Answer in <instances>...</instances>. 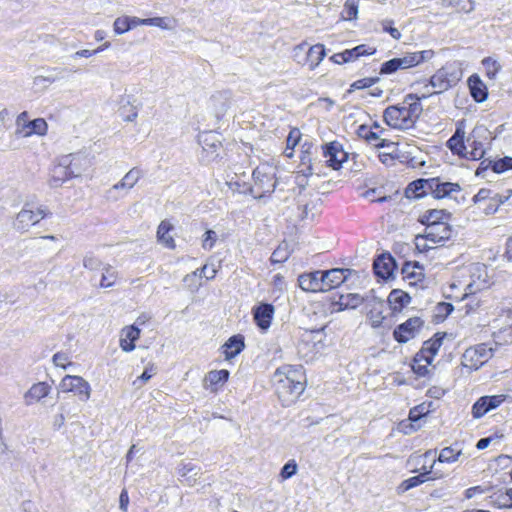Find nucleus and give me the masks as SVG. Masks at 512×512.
<instances>
[{
  "label": "nucleus",
  "instance_id": "1",
  "mask_svg": "<svg viewBox=\"0 0 512 512\" xmlns=\"http://www.w3.org/2000/svg\"><path fill=\"white\" fill-rule=\"evenodd\" d=\"M431 93L407 94L401 104L388 106L383 112L386 124L392 128L407 130L413 128L420 117L423 108L422 99L430 97Z\"/></svg>",
  "mask_w": 512,
  "mask_h": 512
},
{
  "label": "nucleus",
  "instance_id": "2",
  "mask_svg": "<svg viewBox=\"0 0 512 512\" xmlns=\"http://www.w3.org/2000/svg\"><path fill=\"white\" fill-rule=\"evenodd\" d=\"M272 381L279 398L286 404L295 401L305 389V377L301 366L286 365L278 368Z\"/></svg>",
  "mask_w": 512,
  "mask_h": 512
},
{
  "label": "nucleus",
  "instance_id": "3",
  "mask_svg": "<svg viewBox=\"0 0 512 512\" xmlns=\"http://www.w3.org/2000/svg\"><path fill=\"white\" fill-rule=\"evenodd\" d=\"M460 191L461 186L458 183L442 181L437 177L411 182L406 189V196L408 198H421L430 193L436 199L453 198V193H459Z\"/></svg>",
  "mask_w": 512,
  "mask_h": 512
},
{
  "label": "nucleus",
  "instance_id": "4",
  "mask_svg": "<svg viewBox=\"0 0 512 512\" xmlns=\"http://www.w3.org/2000/svg\"><path fill=\"white\" fill-rule=\"evenodd\" d=\"M463 72L456 62L447 63L430 78L425 88L432 87L434 93H443L455 86L462 78Z\"/></svg>",
  "mask_w": 512,
  "mask_h": 512
},
{
  "label": "nucleus",
  "instance_id": "5",
  "mask_svg": "<svg viewBox=\"0 0 512 512\" xmlns=\"http://www.w3.org/2000/svg\"><path fill=\"white\" fill-rule=\"evenodd\" d=\"M254 186L251 192L255 194L256 198H261L266 194L272 193L276 188L275 168L269 164H262L257 166L253 171Z\"/></svg>",
  "mask_w": 512,
  "mask_h": 512
},
{
  "label": "nucleus",
  "instance_id": "6",
  "mask_svg": "<svg viewBox=\"0 0 512 512\" xmlns=\"http://www.w3.org/2000/svg\"><path fill=\"white\" fill-rule=\"evenodd\" d=\"M51 213L46 206H39L33 210L29 203H25L23 208L18 212L13 222V227L21 232H26L30 227L38 224L43 218Z\"/></svg>",
  "mask_w": 512,
  "mask_h": 512
},
{
  "label": "nucleus",
  "instance_id": "7",
  "mask_svg": "<svg viewBox=\"0 0 512 512\" xmlns=\"http://www.w3.org/2000/svg\"><path fill=\"white\" fill-rule=\"evenodd\" d=\"M493 355V349L487 344L481 343L474 347H469L462 355L461 364L470 371L478 370Z\"/></svg>",
  "mask_w": 512,
  "mask_h": 512
},
{
  "label": "nucleus",
  "instance_id": "8",
  "mask_svg": "<svg viewBox=\"0 0 512 512\" xmlns=\"http://www.w3.org/2000/svg\"><path fill=\"white\" fill-rule=\"evenodd\" d=\"M306 47L307 43L305 42L297 45L293 51V58L298 64L307 65L310 70H314L326 55L325 47L320 43L310 46L302 59H299L300 53L304 52Z\"/></svg>",
  "mask_w": 512,
  "mask_h": 512
},
{
  "label": "nucleus",
  "instance_id": "9",
  "mask_svg": "<svg viewBox=\"0 0 512 512\" xmlns=\"http://www.w3.org/2000/svg\"><path fill=\"white\" fill-rule=\"evenodd\" d=\"M79 159V156H73L72 159H70V156H63L60 160V163L55 166L52 171L50 186L59 187L66 180L80 176L81 170L73 168V165L75 164L74 161Z\"/></svg>",
  "mask_w": 512,
  "mask_h": 512
},
{
  "label": "nucleus",
  "instance_id": "10",
  "mask_svg": "<svg viewBox=\"0 0 512 512\" xmlns=\"http://www.w3.org/2000/svg\"><path fill=\"white\" fill-rule=\"evenodd\" d=\"M62 392H73L81 401H87L90 398L91 387L89 383L80 376L66 375L59 384Z\"/></svg>",
  "mask_w": 512,
  "mask_h": 512
},
{
  "label": "nucleus",
  "instance_id": "11",
  "mask_svg": "<svg viewBox=\"0 0 512 512\" xmlns=\"http://www.w3.org/2000/svg\"><path fill=\"white\" fill-rule=\"evenodd\" d=\"M490 132L484 126H477L473 129L472 133L467 139L469 146L471 147L470 151L466 150V157L470 160H478L481 159L484 154V143L481 139H487Z\"/></svg>",
  "mask_w": 512,
  "mask_h": 512
},
{
  "label": "nucleus",
  "instance_id": "12",
  "mask_svg": "<svg viewBox=\"0 0 512 512\" xmlns=\"http://www.w3.org/2000/svg\"><path fill=\"white\" fill-rule=\"evenodd\" d=\"M424 321L420 317L409 318L404 323L398 325L393 332L394 338L399 343H406L414 338Z\"/></svg>",
  "mask_w": 512,
  "mask_h": 512
},
{
  "label": "nucleus",
  "instance_id": "13",
  "mask_svg": "<svg viewBox=\"0 0 512 512\" xmlns=\"http://www.w3.org/2000/svg\"><path fill=\"white\" fill-rule=\"evenodd\" d=\"M142 177V171L134 167L130 169L124 177L121 179L120 182L113 185L108 191H107V199L108 200H117V196L115 193L119 190H125L126 192L132 189L139 179Z\"/></svg>",
  "mask_w": 512,
  "mask_h": 512
},
{
  "label": "nucleus",
  "instance_id": "14",
  "mask_svg": "<svg viewBox=\"0 0 512 512\" xmlns=\"http://www.w3.org/2000/svg\"><path fill=\"white\" fill-rule=\"evenodd\" d=\"M506 399V395H493V396H482L480 397L472 407V415L478 419L484 416L492 409L500 406Z\"/></svg>",
  "mask_w": 512,
  "mask_h": 512
},
{
  "label": "nucleus",
  "instance_id": "15",
  "mask_svg": "<svg viewBox=\"0 0 512 512\" xmlns=\"http://www.w3.org/2000/svg\"><path fill=\"white\" fill-rule=\"evenodd\" d=\"M451 235L452 229L448 223L441 222L434 225H427L424 238L434 244H443L446 240L450 239Z\"/></svg>",
  "mask_w": 512,
  "mask_h": 512
},
{
  "label": "nucleus",
  "instance_id": "16",
  "mask_svg": "<svg viewBox=\"0 0 512 512\" xmlns=\"http://www.w3.org/2000/svg\"><path fill=\"white\" fill-rule=\"evenodd\" d=\"M351 274L350 269L334 268L322 271L323 292L339 287Z\"/></svg>",
  "mask_w": 512,
  "mask_h": 512
},
{
  "label": "nucleus",
  "instance_id": "17",
  "mask_svg": "<svg viewBox=\"0 0 512 512\" xmlns=\"http://www.w3.org/2000/svg\"><path fill=\"white\" fill-rule=\"evenodd\" d=\"M323 155L326 158L327 165L334 170L340 169L347 158L346 152L343 151L338 142H331L323 146Z\"/></svg>",
  "mask_w": 512,
  "mask_h": 512
},
{
  "label": "nucleus",
  "instance_id": "18",
  "mask_svg": "<svg viewBox=\"0 0 512 512\" xmlns=\"http://www.w3.org/2000/svg\"><path fill=\"white\" fill-rule=\"evenodd\" d=\"M434 56L433 50H423L416 52H407L402 57H396L401 70L418 66L419 64L429 61Z\"/></svg>",
  "mask_w": 512,
  "mask_h": 512
},
{
  "label": "nucleus",
  "instance_id": "19",
  "mask_svg": "<svg viewBox=\"0 0 512 512\" xmlns=\"http://www.w3.org/2000/svg\"><path fill=\"white\" fill-rule=\"evenodd\" d=\"M299 287L306 292H323L322 271L317 270L298 276Z\"/></svg>",
  "mask_w": 512,
  "mask_h": 512
},
{
  "label": "nucleus",
  "instance_id": "20",
  "mask_svg": "<svg viewBox=\"0 0 512 512\" xmlns=\"http://www.w3.org/2000/svg\"><path fill=\"white\" fill-rule=\"evenodd\" d=\"M394 268L395 260L390 254H382L373 263L375 275L383 279H388L392 276Z\"/></svg>",
  "mask_w": 512,
  "mask_h": 512
},
{
  "label": "nucleus",
  "instance_id": "21",
  "mask_svg": "<svg viewBox=\"0 0 512 512\" xmlns=\"http://www.w3.org/2000/svg\"><path fill=\"white\" fill-rule=\"evenodd\" d=\"M274 314V306L268 303H262L254 309L253 317L257 326L262 330H267Z\"/></svg>",
  "mask_w": 512,
  "mask_h": 512
},
{
  "label": "nucleus",
  "instance_id": "22",
  "mask_svg": "<svg viewBox=\"0 0 512 512\" xmlns=\"http://www.w3.org/2000/svg\"><path fill=\"white\" fill-rule=\"evenodd\" d=\"M443 336L435 334L432 339H429L423 343L422 349L417 353V356L424 359V362L431 364L434 356L439 351V348L443 342Z\"/></svg>",
  "mask_w": 512,
  "mask_h": 512
},
{
  "label": "nucleus",
  "instance_id": "23",
  "mask_svg": "<svg viewBox=\"0 0 512 512\" xmlns=\"http://www.w3.org/2000/svg\"><path fill=\"white\" fill-rule=\"evenodd\" d=\"M357 134L359 137L365 139L368 143L374 145L377 148L380 147H394L395 143L387 139L380 138L377 132L371 130L367 125H360Z\"/></svg>",
  "mask_w": 512,
  "mask_h": 512
},
{
  "label": "nucleus",
  "instance_id": "24",
  "mask_svg": "<svg viewBox=\"0 0 512 512\" xmlns=\"http://www.w3.org/2000/svg\"><path fill=\"white\" fill-rule=\"evenodd\" d=\"M366 299L357 293L341 294L337 299H333L332 305L338 306L337 311L345 309H355L362 304Z\"/></svg>",
  "mask_w": 512,
  "mask_h": 512
},
{
  "label": "nucleus",
  "instance_id": "25",
  "mask_svg": "<svg viewBox=\"0 0 512 512\" xmlns=\"http://www.w3.org/2000/svg\"><path fill=\"white\" fill-rule=\"evenodd\" d=\"M140 337V329L136 326H128L122 329L120 347L124 352H131L135 349V341Z\"/></svg>",
  "mask_w": 512,
  "mask_h": 512
},
{
  "label": "nucleus",
  "instance_id": "26",
  "mask_svg": "<svg viewBox=\"0 0 512 512\" xmlns=\"http://www.w3.org/2000/svg\"><path fill=\"white\" fill-rule=\"evenodd\" d=\"M245 348L244 336L241 334L231 336L222 346L227 360L234 358Z\"/></svg>",
  "mask_w": 512,
  "mask_h": 512
},
{
  "label": "nucleus",
  "instance_id": "27",
  "mask_svg": "<svg viewBox=\"0 0 512 512\" xmlns=\"http://www.w3.org/2000/svg\"><path fill=\"white\" fill-rule=\"evenodd\" d=\"M465 132L461 126L456 128L455 133L447 141L448 148L456 155L466 157V146L464 142Z\"/></svg>",
  "mask_w": 512,
  "mask_h": 512
},
{
  "label": "nucleus",
  "instance_id": "28",
  "mask_svg": "<svg viewBox=\"0 0 512 512\" xmlns=\"http://www.w3.org/2000/svg\"><path fill=\"white\" fill-rule=\"evenodd\" d=\"M134 101L135 100L130 95H123L120 97L119 112L123 120L132 122L137 118L138 112L134 105Z\"/></svg>",
  "mask_w": 512,
  "mask_h": 512
},
{
  "label": "nucleus",
  "instance_id": "29",
  "mask_svg": "<svg viewBox=\"0 0 512 512\" xmlns=\"http://www.w3.org/2000/svg\"><path fill=\"white\" fill-rule=\"evenodd\" d=\"M468 85L470 89L471 96L476 102H483L487 99L488 92L487 87L481 81L478 75H472L468 79Z\"/></svg>",
  "mask_w": 512,
  "mask_h": 512
},
{
  "label": "nucleus",
  "instance_id": "30",
  "mask_svg": "<svg viewBox=\"0 0 512 512\" xmlns=\"http://www.w3.org/2000/svg\"><path fill=\"white\" fill-rule=\"evenodd\" d=\"M47 132V123L43 118H37L24 124L18 129V133L23 137H29L32 134L45 135Z\"/></svg>",
  "mask_w": 512,
  "mask_h": 512
},
{
  "label": "nucleus",
  "instance_id": "31",
  "mask_svg": "<svg viewBox=\"0 0 512 512\" xmlns=\"http://www.w3.org/2000/svg\"><path fill=\"white\" fill-rule=\"evenodd\" d=\"M50 386L45 382H39L34 384L28 392L25 394V402L27 405H31L34 402L40 401L42 398L48 395Z\"/></svg>",
  "mask_w": 512,
  "mask_h": 512
},
{
  "label": "nucleus",
  "instance_id": "32",
  "mask_svg": "<svg viewBox=\"0 0 512 512\" xmlns=\"http://www.w3.org/2000/svg\"><path fill=\"white\" fill-rule=\"evenodd\" d=\"M230 101L229 91H220L213 94L210 98V105L217 115L224 113Z\"/></svg>",
  "mask_w": 512,
  "mask_h": 512
},
{
  "label": "nucleus",
  "instance_id": "33",
  "mask_svg": "<svg viewBox=\"0 0 512 512\" xmlns=\"http://www.w3.org/2000/svg\"><path fill=\"white\" fill-rule=\"evenodd\" d=\"M199 143L203 150L217 155V150L221 146V142L217 134L213 132H204L199 136Z\"/></svg>",
  "mask_w": 512,
  "mask_h": 512
},
{
  "label": "nucleus",
  "instance_id": "34",
  "mask_svg": "<svg viewBox=\"0 0 512 512\" xmlns=\"http://www.w3.org/2000/svg\"><path fill=\"white\" fill-rule=\"evenodd\" d=\"M173 229V225L167 221L163 220L157 229V238L158 241L161 242L165 247L169 249L175 248V241L172 236L169 235V232Z\"/></svg>",
  "mask_w": 512,
  "mask_h": 512
},
{
  "label": "nucleus",
  "instance_id": "35",
  "mask_svg": "<svg viewBox=\"0 0 512 512\" xmlns=\"http://www.w3.org/2000/svg\"><path fill=\"white\" fill-rule=\"evenodd\" d=\"M411 297L408 293L395 289L388 296V302L394 311L401 310L405 305L410 303Z\"/></svg>",
  "mask_w": 512,
  "mask_h": 512
},
{
  "label": "nucleus",
  "instance_id": "36",
  "mask_svg": "<svg viewBox=\"0 0 512 512\" xmlns=\"http://www.w3.org/2000/svg\"><path fill=\"white\" fill-rule=\"evenodd\" d=\"M376 52V49L373 47H369L365 44L358 45L352 49H346L345 55L347 62H352L357 60L361 56L373 55Z\"/></svg>",
  "mask_w": 512,
  "mask_h": 512
},
{
  "label": "nucleus",
  "instance_id": "37",
  "mask_svg": "<svg viewBox=\"0 0 512 512\" xmlns=\"http://www.w3.org/2000/svg\"><path fill=\"white\" fill-rule=\"evenodd\" d=\"M450 217L451 214L446 210L433 209L427 211V213L424 215V219L422 220V222L426 223V226L434 225L436 223L445 222L444 220H448Z\"/></svg>",
  "mask_w": 512,
  "mask_h": 512
},
{
  "label": "nucleus",
  "instance_id": "38",
  "mask_svg": "<svg viewBox=\"0 0 512 512\" xmlns=\"http://www.w3.org/2000/svg\"><path fill=\"white\" fill-rule=\"evenodd\" d=\"M422 270L423 268L417 262H405L402 267V274L404 278L418 281L423 277Z\"/></svg>",
  "mask_w": 512,
  "mask_h": 512
},
{
  "label": "nucleus",
  "instance_id": "39",
  "mask_svg": "<svg viewBox=\"0 0 512 512\" xmlns=\"http://www.w3.org/2000/svg\"><path fill=\"white\" fill-rule=\"evenodd\" d=\"M176 22V19L171 17L145 18V25L159 27L163 30H173Z\"/></svg>",
  "mask_w": 512,
  "mask_h": 512
},
{
  "label": "nucleus",
  "instance_id": "40",
  "mask_svg": "<svg viewBox=\"0 0 512 512\" xmlns=\"http://www.w3.org/2000/svg\"><path fill=\"white\" fill-rule=\"evenodd\" d=\"M359 0H346L341 12V19L344 21L356 20L358 17Z\"/></svg>",
  "mask_w": 512,
  "mask_h": 512
},
{
  "label": "nucleus",
  "instance_id": "41",
  "mask_svg": "<svg viewBox=\"0 0 512 512\" xmlns=\"http://www.w3.org/2000/svg\"><path fill=\"white\" fill-rule=\"evenodd\" d=\"M229 377V372L225 369L210 371L206 377L205 382L210 386H218L224 384Z\"/></svg>",
  "mask_w": 512,
  "mask_h": 512
},
{
  "label": "nucleus",
  "instance_id": "42",
  "mask_svg": "<svg viewBox=\"0 0 512 512\" xmlns=\"http://www.w3.org/2000/svg\"><path fill=\"white\" fill-rule=\"evenodd\" d=\"M461 455V450L455 451L452 447H445L440 451L437 460L441 463H454Z\"/></svg>",
  "mask_w": 512,
  "mask_h": 512
},
{
  "label": "nucleus",
  "instance_id": "43",
  "mask_svg": "<svg viewBox=\"0 0 512 512\" xmlns=\"http://www.w3.org/2000/svg\"><path fill=\"white\" fill-rule=\"evenodd\" d=\"M117 279V272L110 265L103 268V273L100 281L101 288H110L114 285Z\"/></svg>",
  "mask_w": 512,
  "mask_h": 512
},
{
  "label": "nucleus",
  "instance_id": "44",
  "mask_svg": "<svg viewBox=\"0 0 512 512\" xmlns=\"http://www.w3.org/2000/svg\"><path fill=\"white\" fill-rule=\"evenodd\" d=\"M431 472H432V470H428V471L422 473L421 475L413 476L409 479H406L401 483L399 488L403 492L408 491L409 489L414 488V487L422 484L423 482H425L428 479V478H426V475L430 474Z\"/></svg>",
  "mask_w": 512,
  "mask_h": 512
},
{
  "label": "nucleus",
  "instance_id": "45",
  "mask_svg": "<svg viewBox=\"0 0 512 512\" xmlns=\"http://www.w3.org/2000/svg\"><path fill=\"white\" fill-rule=\"evenodd\" d=\"M512 157H504L497 161L489 160V165L495 173H502L506 170L512 169Z\"/></svg>",
  "mask_w": 512,
  "mask_h": 512
},
{
  "label": "nucleus",
  "instance_id": "46",
  "mask_svg": "<svg viewBox=\"0 0 512 512\" xmlns=\"http://www.w3.org/2000/svg\"><path fill=\"white\" fill-rule=\"evenodd\" d=\"M378 80H379L378 77H367V78L359 79L350 85L348 92L351 93L355 90L369 88L372 85H374L376 82H378Z\"/></svg>",
  "mask_w": 512,
  "mask_h": 512
},
{
  "label": "nucleus",
  "instance_id": "47",
  "mask_svg": "<svg viewBox=\"0 0 512 512\" xmlns=\"http://www.w3.org/2000/svg\"><path fill=\"white\" fill-rule=\"evenodd\" d=\"M482 63L486 68V75L490 79H494L501 68L500 64L490 57L485 58Z\"/></svg>",
  "mask_w": 512,
  "mask_h": 512
},
{
  "label": "nucleus",
  "instance_id": "48",
  "mask_svg": "<svg viewBox=\"0 0 512 512\" xmlns=\"http://www.w3.org/2000/svg\"><path fill=\"white\" fill-rule=\"evenodd\" d=\"M298 465L295 460H289L281 469L280 477L287 480L297 473Z\"/></svg>",
  "mask_w": 512,
  "mask_h": 512
},
{
  "label": "nucleus",
  "instance_id": "49",
  "mask_svg": "<svg viewBox=\"0 0 512 512\" xmlns=\"http://www.w3.org/2000/svg\"><path fill=\"white\" fill-rule=\"evenodd\" d=\"M289 251L287 250V245L278 246L277 249L274 250L271 256V261L273 263H283L289 258Z\"/></svg>",
  "mask_w": 512,
  "mask_h": 512
},
{
  "label": "nucleus",
  "instance_id": "50",
  "mask_svg": "<svg viewBox=\"0 0 512 512\" xmlns=\"http://www.w3.org/2000/svg\"><path fill=\"white\" fill-rule=\"evenodd\" d=\"M398 70H401L398 60L396 58H393V59H390V60L384 62L381 65L380 74L390 75V74L397 72Z\"/></svg>",
  "mask_w": 512,
  "mask_h": 512
},
{
  "label": "nucleus",
  "instance_id": "51",
  "mask_svg": "<svg viewBox=\"0 0 512 512\" xmlns=\"http://www.w3.org/2000/svg\"><path fill=\"white\" fill-rule=\"evenodd\" d=\"M114 32L121 35L130 30L128 16L118 17L115 19L113 24Z\"/></svg>",
  "mask_w": 512,
  "mask_h": 512
},
{
  "label": "nucleus",
  "instance_id": "52",
  "mask_svg": "<svg viewBox=\"0 0 512 512\" xmlns=\"http://www.w3.org/2000/svg\"><path fill=\"white\" fill-rule=\"evenodd\" d=\"M393 23L394 21L390 19H385L380 22L384 32L389 33L393 39L399 40L401 38V33L397 28L392 26Z\"/></svg>",
  "mask_w": 512,
  "mask_h": 512
},
{
  "label": "nucleus",
  "instance_id": "53",
  "mask_svg": "<svg viewBox=\"0 0 512 512\" xmlns=\"http://www.w3.org/2000/svg\"><path fill=\"white\" fill-rule=\"evenodd\" d=\"M424 361V359H421L420 357H418L417 355L415 356L414 358V363L412 365V369L413 371L418 375V376H426L427 373L429 372L428 370V365L426 362L425 364H422L421 362Z\"/></svg>",
  "mask_w": 512,
  "mask_h": 512
},
{
  "label": "nucleus",
  "instance_id": "54",
  "mask_svg": "<svg viewBox=\"0 0 512 512\" xmlns=\"http://www.w3.org/2000/svg\"><path fill=\"white\" fill-rule=\"evenodd\" d=\"M101 261L92 254L85 255L83 259V266L89 270H98L101 267Z\"/></svg>",
  "mask_w": 512,
  "mask_h": 512
},
{
  "label": "nucleus",
  "instance_id": "55",
  "mask_svg": "<svg viewBox=\"0 0 512 512\" xmlns=\"http://www.w3.org/2000/svg\"><path fill=\"white\" fill-rule=\"evenodd\" d=\"M216 273L217 270L213 265H204L201 269L196 270L194 272V275H198L199 277H205L206 279L210 280L216 276Z\"/></svg>",
  "mask_w": 512,
  "mask_h": 512
},
{
  "label": "nucleus",
  "instance_id": "56",
  "mask_svg": "<svg viewBox=\"0 0 512 512\" xmlns=\"http://www.w3.org/2000/svg\"><path fill=\"white\" fill-rule=\"evenodd\" d=\"M110 46V43L109 42H106L104 43L102 46L98 47L97 49L95 50H88V49H83V50H79L77 52H75V54L73 55V57H85V58H89L97 53H99L100 51L104 50L105 48H108Z\"/></svg>",
  "mask_w": 512,
  "mask_h": 512
},
{
  "label": "nucleus",
  "instance_id": "57",
  "mask_svg": "<svg viewBox=\"0 0 512 512\" xmlns=\"http://www.w3.org/2000/svg\"><path fill=\"white\" fill-rule=\"evenodd\" d=\"M301 138V133L298 129H292L287 137V149L293 150L294 147L298 144Z\"/></svg>",
  "mask_w": 512,
  "mask_h": 512
},
{
  "label": "nucleus",
  "instance_id": "58",
  "mask_svg": "<svg viewBox=\"0 0 512 512\" xmlns=\"http://www.w3.org/2000/svg\"><path fill=\"white\" fill-rule=\"evenodd\" d=\"M53 363L58 366L66 369L67 365H72L71 362H69L68 355L66 353L58 352L53 355Z\"/></svg>",
  "mask_w": 512,
  "mask_h": 512
},
{
  "label": "nucleus",
  "instance_id": "59",
  "mask_svg": "<svg viewBox=\"0 0 512 512\" xmlns=\"http://www.w3.org/2000/svg\"><path fill=\"white\" fill-rule=\"evenodd\" d=\"M217 240V234L215 231L213 230H207L205 232V238L203 240V248L204 249H211L213 246H214V243L216 242Z\"/></svg>",
  "mask_w": 512,
  "mask_h": 512
},
{
  "label": "nucleus",
  "instance_id": "60",
  "mask_svg": "<svg viewBox=\"0 0 512 512\" xmlns=\"http://www.w3.org/2000/svg\"><path fill=\"white\" fill-rule=\"evenodd\" d=\"M398 158L397 154H393V151L382 152L379 154V160L386 166L394 164V161Z\"/></svg>",
  "mask_w": 512,
  "mask_h": 512
},
{
  "label": "nucleus",
  "instance_id": "61",
  "mask_svg": "<svg viewBox=\"0 0 512 512\" xmlns=\"http://www.w3.org/2000/svg\"><path fill=\"white\" fill-rule=\"evenodd\" d=\"M196 470H197L196 466L193 465L191 462H187V463L183 462V463H181V465L179 467L178 473L183 478V477H187L189 474L193 473Z\"/></svg>",
  "mask_w": 512,
  "mask_h": 512
},
{
  "label": "nucleus",
  "instance_id": "62",
  "mask_svg": "<svg viewBox=\"0 0 512 512\" xmlns=\"http://www.w3.org/2000/svg\"><path fill=\"white\" fill-rule=\"evenodd\" d=\"M369 319L371 320V324L374 328L379 327L382 324L384 316L382 315L381 310L374 312L371 310L368 314Z\"/></svg>",
  "mask_w": 512,
  "mask_h": 512
},
{
  "label": "nucleus",
  "instance_id": "63",
  "mask_svg": "<svg viewBox=\"0 0 512 512\" xmlns=\"http://www.w3.org/2000/svg\"><path fill=\"white\" fill-rule=\"evenodd\" d=\"M490 194H491V191L489 189L482 188L473 197V202L476 204V203H479V202L484 201L486 199H489V198H491Z\"/></svg>",
  "mask_w": 512,
  "mask_h": 512
},
{
  "label": "nucleus",
  "instance_id": "64",
  "mask_svg": "<svg viewBox=\"0 0 512 512\" xmlns=\"http://www.w3.org/2000/svg\"><path fill=\"white\" fill-rule=\"evenodd\" d=\"M512 195V190H508L507 191V195H502V194H495L493 197H491V201L492 202H495L496 205H500V204H503L505 203Z\"/></svg>",
  "mask_w": 512,
  "mask_h": 512
}]
</instances>
